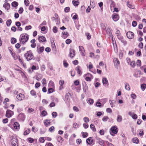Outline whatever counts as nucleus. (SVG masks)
<instances>
[{
    "mask_svg": "<svg viewBox=\"0 0 146 146\" xmlns=\"http://www.w3.org/2000/svg\"><path fill=\"white\" fill-rule=\"evenodd\" d=\"M29 38V36L27 34H21L19 39L20 43L24 44L27 42Z\"/></svg>",
    "mask_w": 146,
    "mask_h": 146,
    "instance_id": "obj_1",
    "label": "nucleus"
},
{
    "mask_svg": "<svg viewBox=\"0 0 146 146\" xmlns=\"http://www.w3.org/2000/svg\"><path fill=\"white\" fill-rule=\"evenodd\" d=\"M24 56L27 61H29L32 59L33 58V56L32 52L31 50L27 51L24 54Z\"/></svg>",
    "mask_w": 146,
    "mask_h": 146,
    "instance_id": "obj_2",
    "label": "nucleus"
},
{
    "mask_svg": "<svg viewBox=\"0 0 146 146\" xmlns=\"http://www.w3.org/2000/svg\"><path fill=\"white\" fill-rule=\"evenodd\" d=\"M110 134L113 136L114 134H117L118 132V129L116 126H115L112 127L110 130Z\"/></svg>",
    "mask_w": 146,
    "mask_h": 146,
    "instance_id": "obj_3",
    "label": "nucleus"
},
{
    "mask_svg": "<svg viewBox=\"0 0 146 146\" xmlns=\"http://www.w3.org/2000/svg\"><path fill=\"white\" fill-rule=\"evenodd\" d=\"M14 114V112L9 110H7L6 112L5 116L7 118L11 117Z\"/></svg>",
    "mask_w": 146,
    "mask_h": 146,
    "instance_id": "obj_4",
    "label": "nucleus"
},
{
    "mask_svg": "<svg viewBox=\"0 0 146 146\" xmlns=\"http://www.w3.org/2000/svg\"><path fill=\"white\" fill-rule=\"evenodd\" d=\"M79 50L81 54L83 56L85 55V52L84 48L81 46H80L79 47Z\"/></svg>",
    "mask_w": 146,
    "mask_h": 146,
    "instance_id": "obj_5",
    "label": "nucleus"
},
{
    "mask_svg": "<svg viewBox=\"0 0 146 146\" xmlns=\"http://www.w3.org/2000/svg\"><path fill=\"white\" fill-rule=\"evenodd\" d=\"M111 17L114 21H117L119 19V16L117 14L114 13L112 15Z\"/></svg>",
    "mask_w": 146,
    "mask_h": 146,
    "instance_id": "obj_6",
    "label": "nucleus"
},
{
    "mask_svg": "<svg viewBox=\"0 0 146 146\" xmlns=\"http://www.w3.org/2000/svg\"><path fill=\"white\" fill-rule=\"evenodd\" d=\"M17 98L19 101L23 100L25 98L24 95L22 94H19L17 96Z\"/></svg>",
    "mask_w": 146,
    "mask_h": 146,
    "instance_id": "obj_7",
    "label": "nucleus"
},
{
    "mask_svg": "<svg viewBox=\"0 0 146 146\" xmlns=\"http://www.w3.org/2000/svg\"><path fill=\"white\" fill-rule=\"evenodd\" d=\"M113 62L116 68H117L119 64H120L119 61L117 58H115L113 59Z\"/></svg>",
    "mask_w": 146,
    "mask_h": 146,
    "instance_id": "obj_8",
    "label": "nucleus"
},
{
    "mask_svg": "<svg viewBox=\"0 0 146 146\" xmlns=\"http://www.w3.org/2000/svg\"><path fill=\"white\" fill-rule=\"evenodd\" d=\"M18 118L19 120L22 121H24L25 119V115L23 113H20L18 116Z\"/></svg>",
    "mask_w": 146,
    "mask_h": 146,
    "instance_id": "obj_9",
    "label": "nucleus"
},
{
    "mask_svg": "<svg viewBox=\"0 0 146 146\" xmlns=\"http://www.w3.org/2000/svg\"><path fill=\"white\" fill-rule=\"evenodd\" d=\"M126 35L127 37L129 39H132L134 36L133 33L131 32H127L126 33Z\"/></svg>",
    "mask_w": 146,
    "mask_h": 146,
    "instance_id": "obj_10",
    "label": "nucleus"
},
{
    "mask_svg": "<svg viewBox=\"0 0 146 146\" xmlns=\"http://www.w3.org/2000/svg\"><path fill=\"white\" fill-rule=\"evenodd\" d=\"M128 114L129 115L131 116L132 118L133 119H135L137 118V115L135 114H134V113H132L131 111H129L128 112Z\"/></svg>",
    "mask_w": 146,
    "mask_h": 146,
    "instance_id": "obj_11",
    "label": "nucleus"
},
{
    "mask_svg": "<svg viewBox=\"0 0 146 146\" xmlns=\"http://www.w3.org/2000/svg\"><path fill=\"white\" fill-rule=\"evenodd\" d=\"M75 70L77 72V73L79 74L80 76L82 75V71L81 67L78 66L76 68Z\"/></svg>",
    "mask_w": 146,
    "mask_h": 146,
    "instance_id": "obj_12",
    "label": "nucleus"
},
{
    "mask_svg": "<svg viewBox=\"0 0 146 146\" xmlns=\"http://www.w3.org/2000/svg\"><path fill=\"white\" fill-rule=\"evenodd\" d=\"M14 129L17 130H18L20 128V125L17 122H15L13 125Z\"/></svg>",
    "mask_w": 146,
    "mask_h": 146,
    "instance_id": "obj_13",
    "label": "nucleus"
},
{
    "mask_svg": "<svg viewBox=\"0 0 146 146\" xmlns=\"http://www.w3.org/2000/svg\"><path fill=\"white\" fill-rule=\"evenodd\" d=\"M44 123L46 127H48L51 123L50 120L46 119L44 120Z\"/></svg>",
    "mask_w": 146,
    "mask_h": 146,
    "instance_id": "obj_14",
    "label": "nucleus"
},
{
    "mask_svg": "<svg viewBox=\"0 0 146 146\" xmlns=\"http://www.w3.org/2000/svg\"><path fill=\"white\" fill-rule=\"evenodd\" d=\"M93 139L92 137H89L86 140V142L88 144L91 145L93 143Z\"/></svg>",
    "mask_w": 146,
    "mask_h": 146,
    "instance_id": "obj_15",
    "label": "nucleus"
},
{
    "mask_svg": "<svg viewBox=\"0 0 146 146\" xmlns=\"http://www.w3.org/2000/svg\"><path fill=\"white\" fill-rule=\"evenodd\" d=\"M19 62L20 64L23 66V67L24 68H26L27 65L26 64H24L23 62V61L21 59L20 57V56L19 57Z\"/></svg>",
    "mask_w": 146,
    "mask_h": 146,
    "instance_id": "obj_16",
    "label": "nucleus"
},
{
    "mask_svg": "<svg viewBox=\"0 0 146 146\" xmlns=\"http://www.w3.org/2000/svg\"><path fill=\"white\" fill-rule=\"evenodd\" d=\"M10 52L11 55L15 60H16L19 58V56L16 55L13 52L11 51Z\"/></svg>",
    "mask_w": 146,
    "mask_h": 146,
    "instance_id": "obj_17",
    "label": "nucleus"
},
{
    "mask_svg": "<svg viewBox=\"0 0 146 146\" xmlns=\"http://www.w3.org/2000/svg\"><path fill=\"white\" fill-rule=\"evenodd\" d=\"M97 143H99L100 145H101L104 146V141L103 140L98 138H97Z\"/></svg>",
    "mask_w": 146,
    "mask_h": 146,
    "instance_id": "obj_18",
    "label": "nucleus"
},
{
    "mask_svg": "<svg viewBox=\"0 0 146 146\" xmlns=\"http://www.w3.org/2000/svg\"><path fill=\"white\" fill-rule=\"evenodd\" d=\"M3 7L7 10L10 8V4L8 3H5L3 4Z\"/></svg>",
    "mask_w": 146,
    "mask_h": 146,
    "instance_id": "obj_19",
    "label": "nucleus"
},
{
    "mask_svg": "<svg viewBox=\"0 0 146 146\" xmlns=\"http://www.w3.org/2000/svg\"><path fill=\"white\" fill-rule=\"evenodd\" d=\"M38 40L40 42H43L46 41L45 38L43 36L38 37Z\"/></svg>",
    "mask_w": 146,
    "mask_h": 146,
    "instance_id": "obj_20",
    "label": "nucleus"
},
{
    "mask_svg": "<svg viewBox=\"0 0 146 146\" xmlns=\"http://www.w3.org/2000/svg\"><path fill=\"white\" fill-rule=\"evenodd\" d=\"M88 87L87 84L85 83L84 84L83 87V90L84 92H86L88 90Z\"/></svg>",
    "mask_w": 146,
    "mask_h": 146,
    "instance_id": "obj_21",
    "label": "nucleus"
},
{
    "mask_svg": "<svg viewBox=\"0 0 146 146\" xmlns=\"http://www.w3.org/2000/svg\"><path fill=\"white\" fill-rule=\"evenodd\" d=\"M35 40L34 39H32L31 41V46L33 48H34L36 46V44L35 43Z\"/></svg>",
    "mask_w": 146,
    "mask_h": 146,
    "instance_id": "obj_22",
    "label": "nucleus"
},
{
    "mask_svg": "<svg viewBox=\"0 0 146 146\" xmlns=\"http://www.w3.org/2000/svg\"><path fill=\"white\" fill-rule=\"evenodd\" d=\"M90 5L92 8H94L96 6L94 0H90Z\"/></svg>",
    "mask_w": 146,
    "mask_h": 146,
    "instance_id": "obj_23",
    "label": "nucleus"
},
{
    "mask_svg": "<svg viewBox=\"0 0 146 146\" xmlns=\"http://www.w3.org/2000/svg\"><path fill=\"white\" fill-rule=\"evenodd\" d=\"M102 83L103 85H107V86L108 85V80L106 78H103L102 79Z\"/></svg>",
    "mask_w": 146,
    "mask_h": 146,
    "instance_id": "obj_24",
    "label": "nucleus"
},
{
    "mask_svg": "<svg viewBox=\"0 0 146 146\" xmlns=\"http://www.w3.org/2000/svg\"><path fill=\"white\" fill-rule=\"evenodd\" d=\"M54 82L51 80L50 81L48 84V87L53 88L54 87Z\"/></svg>",
    "mask_w": 146,
    "mask_h": 146,
    "instance_id": "obj_25",
    "label": "nucleus"
},
{
    "mask_svg": "<svg viewBox=\"0 0 146 146\" xmlns=\"http://www.w3.org/2000/svg\"><path fill=\"white\" fill-rule=\"evenodd\" d=\"M133 142L134 143L138 144L139 142V140L137 137H133L132 139Z\"/></svg>",
    "mask_w": 146,
    "mask_h": 146,
    "instance_id": "obj_26",
    "label": "nucleus"
},
{
    "mask_svg": "<svg viewBox=\"0 0 146 146\" xmlns=\"http://www.w3.org/2000/svg\"><path fill=\"white\" fill-rule=\"evenodd\" d=\"M17 139L16 138L13 139V141L12 142V146H16L17 145Z\"/></svg>",
    "mask_w": 146,
    "mask_h": 146,
    "instance_id": "obj_27",
    "label": "nucleus"
},
{
    "mask_svg": "<svg viewBox=\"0 0 146 146\" xmlns=\"http://www.w3.org/2000/svg\"><path fill=\"white\" fill-rule=\"evenodd\" d=\"M109 103L110 104V105L111 106V107L112 108L113 107H114L115 106V100H109Z\"/></svg>",
    "mask_w": 146,
    "mask_h": 146,
    "instance_id": "obj_28",
    "label": "nucleus"
},
{
    "mask_svg": "<svg viewBox=\"0 0 146 146\" xmlns=\"http://www.w3.org/2000/svg\"><path fill=\"white\" fill-rule=\"evenodd\" d=\"M116 120L117 122L119 123L121 122L122 120V118L121 116L120 115H117Z\"/></svg>",
    "mask_w": 146,
    "mask_h": 146,
    "instance_id": "obj_29",
    "label": "nucleus"
},
{
    "mask_svg": "<svg viewBox=\"0 0 146 146\" xmlns=\"http://www.w3.org/2000/svg\"><path fill=\"white\" fill-rule=\"evenodd\" d=\"M71 58H72L73 57V49L70 48L69 50V53L68 55Z\"/></svg>",
    "mask_w": 146,
    "mask_h": 146,
    "instance_id": "obj_30",
    "label": "nucleus"
},
{
    "mask_svg": "<svg viewBox=\"0 0 146 146\" xmlns=\"http://www.w3.org/2000/svg\"><path fill=\"white\" fill-rule=\"evenodd\" d=\"M30 94L32 96H34L35 98L36 97V93L34 90H32L31 91Z\"/></svg>",
    "mask_w": 146,
    "mask_h": 146,
    "instance_id": "obj_31",
    "label": "nucleus"
},
{
    "mask_svg": "<svg viewBox=\"0 0 146 146\" xmlns=\"http://www.w3.org/2000/svg\"><path fill=\"white\" fill-rule=\"evenodd\" d=\"M74 88L76 89V91L77 92H79L81 90V87L80 85L78 86H76V87L74 86Z\"/></svg>",
    "mask_w": 146,
    "mask_h": 146,
    "instance_id": "obj_32",
    "label": "nucleus"
},
{
    "mask_svg": "<svg viewBox=\"0 0 146 146\" xmlns=\"http://www.w3.org/2000/svg\"><path fill=\"white\" fill-rule=\"evenodd\" d=\"M137 132L138 133L140 136L143 135L144 133L143 130L142 129H139L137 130Z\"/></svg>",
    "mask_w": 146,
    "mask_h": 146,
    "instance_id": "obj_33",
    "label": "nucleus"
},
{
    "mask_svg": "<svg viewBox=\"0 0 146 146\" xmlns=\"http://www.w3.org/2000/svg\"><path fill=\"white\" fill-rule=\"evenodd\" d=\"M57 140L58 142L62 143L63 141L62 138L60 136H58L57 137Z\"/></svg>",
    "mask_w": 146,
    "mask_h": 146,
    "instance_id": "obj_34",
    "label": "nucleus"
},
{
    "mask_svg": "<svg viewBox=\"0 0 146 146\" xmlns=\"http://www.w3.org/2000/svg\"><path fill=\"white\" fill-rule=\"evenodd\" d=\"M90 128L92 131L94 132L96 131V129L93 124H91L90 125Z\"/></svg>",
    "mask_w": 146,
    "mask_h": 146,
    "instance_id": "obj_35",
    "label": "nucleus"
},
{
    "mask_svg": "<svg viewBox=\"0 0 146 146\" xmlns=\"http://www.w3.org/2000/svg\"><path fill=\"white\" fill-rule=\"evenodd\" d=\"M125 89L127 90H130V88L129 84L127 83H125Z\"/></svg>",
    "mask_w": 146,
    "mask_h": 146,
    "instance_id": "obj_36",
    "label": "nucleus"
},
{
    "mask_svg": "<svg viewBox=\"0 0 146 146\" xmlns=\"http://www.w3.org/2000/svg\"><path fill=\"white\" fill-rule=\"evenodd\" d=\"M107 34L109 36H111L112 35V34L110 29H106Z\"/></svg>",
    "mask_w": 146,
    "mask_h": 146,
    "instance_id": "obj_37",
    "label": "nucleus"
},
{
    "mask_svg": "<svg viewBox=\"0 0 146 146\" xmlns=\"http://www.w3.org/2000/svg\"><path fill=\"white\" fill-rule=\"evenodd\" d=\"M44 49V47L43 46L40 47L39 48V49H37L38 52V53H42Z\"/></svg>",
    "mask_w": 146,
    "mask_h": 146,
    "instance_id": "obj_38",
    "label": "nucleus"
},
{
    "mask_svg": "<svg viewBox=\"0 0 146 146\" xmlns=\"http://www.w3.org/2000/svg\"><path fill=\"white\" fill-rule=\"evenodd\" d=\"M80 4L79 1L78 0H74V6L75 7H78Z\"/></svg>",
    "mask_w": 146,
    "mask_h": 146,
    "instance_id": "obj_39",
    "label": "nucleus"
},
{
    "mask_svg": "<svg viewBox=\"0 0 146 146\" xmlns=\"http://www.w3.org/2000/svg\"><path fill=\"white\" fill-rule=\"evenodd\" d=\"M127 5L128 7L131 9H133L134 8V7L133 5L129 3V2H128L127 3Z\"/></svg>",
    "mask_w": 146,
    "mask_h": 146,
    "instance_id": "obj_40",
    "label": "nucleus"
},
{
    "mask_svg": "<svg viewBox=\"0 0 146 146\" xmlns=\"http://www.w3.org/2000/svg\"><path fill=\"white\" fill-rule=\"evenodd\" d=\"M11 42L12 44H14L17 42V39L15 38H12L11 40Z\"/></svg>",
    "mask_w": 146,
    "mask_h": 146,
    "instance_id": "obj_41",
    "label": "nucleus"
},
{
    "mask_svg": "<svg viewBox=\"0 0 146 146\" xmlns=\"http://www.w3.org/2000/svg\"><path fill=\"white\" fill-rule=\"evenodd\" d=\"M30 132V129H28L25 130L24 132V135H26L29 134Z\"/></svg>",
    "mask_w": 146,
    "mask_h": 146,
    "instance_id": "obj_42",
    "label": "nucleus"
},
{
    "mask_svg": "<svg viewBox=\"0 0 146 146\" xmlns=\"http://www.w3.org/2000/svg\"><path fill=\"white\" fill-rule=\"evenodd\" d=\"M141 88L143 91H144L146 88V84H143L141 85Z\"/></svg>",
    "mask_w": 146,
    "mask_h": 146,
    "instance_id": "obj_43",
    "label": "nucleus"
},
{
    "mask_svg": "<svg viewBox=\"0 0 146 146\" xmlns=\"http://www.w3.org/2000/svg\"><path fill=\"white\" fill-rule=\"evenodd\" d=\"M18 5V3L16 1H14L12 3V6L14 7H17Z\"/></svg>",
    "mask_w": 146,
    "mask_h": 146,
    "instance_id": "obj_44",
    "label": "nucleus"
},
{
    "mask_svg": "<svg viewBox=\"0 0 146 146\" xmlns=\"http://www.w3.org/2000/svg\"><path fill=\"white\" fill-rule=\"evenodd\" d=\"M12 23V21L11 19H9L7 20L6 22V23L7 26L8 27H9L10 26L11 23Z\"/></svg>",
    "mask_w": 146,
    "mask_h": 146,
    "instance_id": "obj_45",
    "label": "nucleus"
},
{
    "mask_svg": "<svg viewBox=\"0 0 146 146\" xmlns=\"http://www.w3.org/2000/svg\"><path fill=\"white\" fill-rule=\"evenodd\" d=\"M74 83L75 86H76L80 85V84L79 81L78 80H75L74 82Z\"/></svg>",
    "mask_w": 146,
    "mask_h": 146,
    "instance_id": "obj_46",
    "label": "nucleus"
},
{
    "mask_svg": "<svg viewBox=\"0 0 146 146\" xmlns=\"http://www.w3.org/2000/svg\"><path fill=\"white\" fill-rule=\"evenodd\" d=\"M42 78V76L41 74L38 75L36 77V80L38 81L40 80Z\"/></svg>",
    "mask_w": 146,
    "mask_h": 146,
    "instance_id": "obj_47",
    "label": "nucleus"
},
{
    "mask_svg": "<svg viewBox=\"0 0 146 146\" xmlns=\"http://www.w3.org/2000/svg\"><path fill=\"white\" fill-rule=\"evenodd\" d=\"M82 137L83 138H85L88 135V133L87 132H82Z\"/></svg>",
    "mask_w": 146,
    "mask_h": 146,
    "instance_id": "obj_48",
    "label": "nucleus"
},
{
    "mask_svg": "<svg viewBox=\"0 0 146 146\" xmlns=\"http://www.w3.org/2000/svg\"><path fill=\"white\" fill-rule=\"evenodd\" d=\"M123 53L122 51H120L119 52V58L120 59H121L123 57Z\"/></svg>",
    "mask_w": 146,
    "mask_h": 146,
    "instance_id": "obj_49",
    "label": "nucleus"
},
{
    "mask_svg": "<svg viewBox=\"0 0 146 146\" xmlns=\"http://www.w3.org/2000/svg\"><path fill=\"white\" fill-rule=\"evenodd\" d=\"M141 70H143L145 73H146V65H143L140 67Z\"/></svg>",
    "mask_w": 146,
    "mask_h": 146,
    "instance_id": "obj_50",
    "label": "nucleus"
},
{
    "mask_svg": "<svg viewBox=\"0 0 146 146\" xmlns=\"http://www.w3.org/2000/svg\"><path fill=\"white\" fill-rule=\"evenodd\" d=\"M76 27L77 29L79 30L80 29V25L78 24V22H75Z\"/></svg>",
    "mask_w": 146,
    "mask_h": 146,
    "instance_id": "obj_51",
    "label": "nucleus"
},
{
    "mask_svg": "<svg viewBox=\"0 0 146 146\" xmlns=\"http://www.w3.org/2000/svg\"><path fill=\"white\" fill-rule=\"evenodd\" d=\"M48 94H50L53 92V88H49L48 89Z\"/></svg>",
    "mask_w": 146,
    "mask_h": 146,
    "instance_id": "obj_52",
    "label": "nucleus"
},
{
    "mask_svg": "<svg viewBox=\"0 0 146 146\" xmlns=\"http://www.w3.org/2000/svg\"><path fill=\"white\" fill-rule=\"evenodd\" d=\"M70 10V9L69 7H66L64 8V11L66 13H68L69 12Z\"/></svg>",
    "mask_w": 146,
    "mask_h": 146,
    "instance_id": "obj_53",
    "label": "nucleus"
},
{
    "mask_svg": "<svg viewBox=\"0 0 146 146\" xmlns=\"http://www.w3.org/2000/svg\"><path fill=\"white\" fill-rule=\"evenodd\" d=\"M4 80H5L6 82L7 81V79L5 77L0 76V82L3 81Z\"/></svg>",
    "mask_w": 146,
    "mask_h": 146,
    "instance_id": "obj_54",
    "label": "nucleus"
},
{
    "mask_svg": "<svg viewBox=\"0 0 146 146\" xmlns=\"http://www.w3.org/2000/svg\"><path fill=\"white\" fill-rule=\"evenodd\" d=\"M24 2L26 6L27 7L29 5V1L28 0H25Z\"/></svg>",
    "mask_w": 146,
    "mask_h": 146,
    "instance_id": "obj_55",
    "label": "nucleus"
},
{
    "mask_svg": "<svg viewBox=\"0 0 146 146\" xmlns=\"http://www.w3.org/2000/svg\"><path fill=\"white\" fill-rule=\"evenodd\" d=\"M93 78L91 77H86L85 78V80L87 81H90L91 80L93 79Z\"/></svg>",
    "mask_w": 146,
    "mask_h": 146,
    "instance_id": "obj_56",
    "label": "nucleus"
},
{
    "mask_svg": "<svg viewBox=\"0 0 146 146\" xmlns=\"http://www.w3.org/2000/svg\"><path fill=\"white\" fill-rule=\"evenodd\" d=\"M47 113L46 111L45 110H44L42 112L41 115L43 116L44 117L46 115Z\"/></svg>",
    "mask_w": 146,
    "mask_h": 146,
    "instance_id": "obj_57",
    "label": "nucleus"
},
{
    "mask_svg": "<svg viewBox=\"0 0 146 146\" xmlns=\"http://www.w3.org/2000/svg\"><path fill=\"white\" fill-rule=\"evenodd\" d=\"M57 31L58 29L57 27L56 26L54 27L53 29V32L54 33H57Z\"/></svg>",
    "mask_w": 146,
    "mask_h": 146,
    "instance_id": "obj_58",
    "label": "nucleus"
},
{
    "mask_svg": "<svg viewBox=\"0 0 146 146\" xmlns=\"http://www.w3.org/2000/svg\"><path fill=\"white\" fill-rule=\"evenodd\" d=\"M63 65L64 67H67L68 65V64L66 62V60H64L63 62Z\"/></svg>",
    "mask_w": 146,
    "mask_h": 146,
    "instance_id": "obj_59",
    "label": "nucleus"
},
{
    "mask_svg": "<svg viewBox=\"0 0 146 146\" xmlns=\"http://www.w3.org/2000/svg\"><path fill=\"white\" fill-rule=\"evenodd\" d=\"M86 35L87 36V38L88 40L90 39L91 38V35L90 33H86Z\"/></svg>",
    "mask_w": 146,
    "mask_h": 146,
    "instance_id": "obj_60",
    "label": "nucleus"
},
{
    "mask_svg": "<svg viewBox=\"0 0 146 146\" xmlns=\"http://www.w3.org/2000/svg\"><path fill=\"white\" fill-rule=\"evenodd\" d=\"M131 97L133 99H135L137 98V96L135 94H131Z\"/></svg>",
    "mask_w": 146,
    "mask_h": 146,
    "instance_id": "obj_61",
    "label": "nucleus"
},
{
    "mask_svg": "<svg viewBox=\"0 0 146 146\" xmlns=\"http://www.w3.org/2000/svg\"><path fill=\"white\" fill-rule=\"evenodd\" d=\"M109 119V117L108 116H104L102 119V120L103 121H106Z\"/></svg>",
    "mask_w": 146,
    "mask_h": 146,
    "instance_id": "obj_62",
    "label": "nucleus"
},
{
    "mask_svg": "<svg viewBox=\"0 0 146 146\" xmlns=\"http://www.w3.org/2000/svg\"><path fill=\"white\" fill-rule=\"evenodd\" d=\"M130 65L133 68H134L135 66V63L134 61L131 62L130 63Z\"/></svg>",
    "mask_w": 146,
    "mask_h": 146,
    "instance_id": "obj_63",
    "label": "nucleus"
},
{
    "mask_svg": "<svg viewBox=\"0 0 146 146\" xmlns=\"http://www.w3.org/2000/svg\"><path fill=\"white\" fill-rule=\"evenodd\" d=\"M54 130V127L53 126H52L50 127L49 129V131L50 132H52Z\"/></svg>",
    "mask_w": 146,
    "mask_h": 146,
    "instance_id": "obj_64",
    "label": "nucleus"
}]
</instances>
